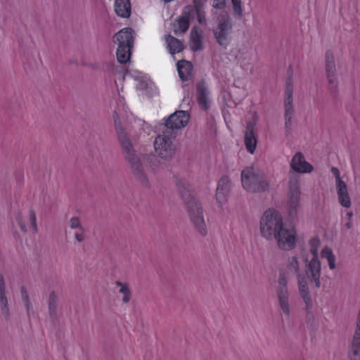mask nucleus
Returning <instances> with one entry per match:
<instances>
[{"instance_id":"37","label":"nucleus","mask_w":360,"mask_h":360,"mask_svg":"<svg viewBox=\"0 0 360 360\" xmlns=\"http://www.w3.org/2000/svg\"><path fill=\"white\" fill-rule=\"evenodd\" d=\"M75 238L78 243L83 242L86 238L84 228L77 230L75 233Z\"/></svg>"},{"instance_id":"2","label":"nucleus","mask_w":360,"mask_h":360,"mask_svg":"<svg viewBox=\"0 0 360 360\" xmlns=\"http://www.w3.org/2000/svg\"><path fill=\"white\" fill-rule=\"evenodd\" d=\"M285 271L280 272L276 287V295L278 297V306L282 312L287 316L290 315V292L288 290V282L290 276L295 275L297 280L298 290L300 285H304V276L300 268L298 257L295 255L288 257L285 262Z\"/></svg>"},{"instance_id":"6","label":"nucleus","mask_w":360,"mask_h":360,"mask_svg":"<svg viewBox=\"0 0 360 360\" xmlns=\"http://www.w3.org/2000/svg\"><path fill=\"white\" fill-rule=\"evenodd\" d=\"M283 225V218L280 213L275 210L269 209L265 211L260 219L261 235L266 240H272Z\"/></svg>"},{"instance_id":"5","label":"nucleus","mask_w":360,"mask_h":360,"mask_svg":"<svg viewBox=\"0 0 360 360\" xmlns=\"http://www.w3.org/2000/svg\"><path fill=\"white\" fill-rule=\"evenodd\" d=\"M134 37V32L130 27L123 28L113 36V42L117 45L116 56L120 63L125 64L129 61Z\"/></svg>"},{"instance_id":"39","label":"nucleus","mask_w":360,"mask_h":360,"mask_svg":"<svg viewBox=\"0 0 360 360\" xmlns=\"http://www.w3.org/2000/svg\"><path fill=\"white\" fill-rule=\"evenodd\" d=\"M331 172L332 174L335 176V181H336V184H340V182H344L341 178H340V172L338 170V168L336 167H332L331 168Z\"/></svg>"},{"instance_id":"38","label":"nucleus","mask_w":360,"mask_h":360,"mask_svg":"<svg viewBox=\"0 0 360 360\" xmlns=\"http://www.w3.org/2000/svg\"><path fill=\"white\" fill-rule=\"evenodd\" d=\"M213 8L216 9H224L226 7V0H212V4Z\"/></svg>"},{"instance_id":"12","label":"nucleus","mask_w":360,"mask_h":360,"mask_svg":"<svg viewBox=\"0 0 360 360\" xmlns=\"http://www.w3.org/2000/svg\"><path fill=\"white\" fill-rule=\"evenodd\" d=\"M278 247L283 250H292L296 243V231L294 228L288 227L285 224L281 231L274 237Z\"/></svg>"},{"instance_id":"17","label":"nucleus","mask_w":360,"mask_h":360,"mask_svg":"<svg viewBox=\"0 0 360 360\" xmlns=\"http://www.w3.org/2000/svg\"><path fill=\"white\" fill-rule=\"evenodd\" d=\"M291 168L299 173H309L313 170V167L307 162L301 153H297L290 163Z\"/></svg>"},{"instance_id":"15","label":"nucleus","mask_w":360,"mask_h":360,"mask_svg":"<svg viewBox=\"0 0 360 360\" xmlns=\"http://www.w3.org/2000/svg\"><path fill=\"white\" fill-rule=\"evenodd\" d=\"M189 121V115L183 110L176 111L165 121V126L168 129H179L184 127Z\"/></svg>"},{"instance_id":"19","label":"nucleus","mask_w":360,"mask_h":360,"mask_svg":"<svg viewBox=\"0 0 360 360\" xmlns=\"http://www.w3.org/2000/svg\"><path fill=\"white\" fill-rule=\"evenodd\" d=\"M197 100L202 109L207 110L209 108V91L204 82H200L197 86Z\"/></svg>"},{"instance_id":"14","label":"nucleus","mask_w":360,"mask_h":360,"mask_svg":"<svg viewBox=\"0 0 360 360\" xmlns=\"http://www.w3.org/2000/svg\"><path fill=\"white\" fill-rule=\"evenodd\" d=\"M231 191V181L230 178L226 176H222L217 184L216 189V200L220 205L226 202L229 195Z\"/></svg>"},{"instance_id":"36","label":"nucleus","mask_w":360,"mask_h":360,"mask_svg":"<svg viewBox=\"0 0 360 360\" xmlns=\"http://www.w3.org/2000/svg\"><path fill=\"white\" fill-rule=\"evenodd\" d=\"M20 292H21L22 300L25 304V306L27 310L28 311V310H30V309L31 308V306H32L31 302H30L28 293L24 288H21Z\"/></svg>"},{"instance_id":"40","label":"nucleus","mask_w":360,"mask_h":360,"mask_svg":"<svg viewBox=\"0 0 360 360\" xmlns=\"http://www.w3.org/2000/svg\"><path fill=\"white\" fill-rule=\"evenodd\" d=\"M347 221L345 223V227L347 229H350L351 227H352V212H347Z\"/></svg>"},{"instance_id":"31","label":"nucleus","mask_w":360,"mask_h":360,"mask_svg":"<svg viewBox=\"0 0 360 360\" xmlns=\"http://www.w3.org/2000/svg\"><path fill=\"white\" fill-rule=\"evenodd\" d=\"M233 4V14L238 19H240L243 16V8L241 0H231Z\"/></svg>"},{"instance_id":"9","label":"nucleus","mask_w":360,"mask_h":360,"mask_svg":"<svg viewBox=\"0 0 360 360\" xmlns=\"http://www.w3.org/2000/svg\"><path fill=\"white\" fill-rule=\"evenodd\" d=\"M153 148L158 157L164 161H171L176 153L173 140L165 134L158 135L153 141Z\"/></svg>"},{"instance_id":"43","label":"nucleus","mask_w":360,"mask_h":360,"mask_svg":"<svg viewBox=\"0 0 360 360\" xmlns=\"http://www.w3.org/2000/svg\"><path fill=\"white\" fill-rule=\"evenodd\" d=\"M194 2H195V4H199V3L198 2V0H194Z\"/></svg>"},{"instance_id":"35","label":"nucleus","mask_w":360,"mask_h":360,"mask_svg":"<svg viewBox=\"0 0 360 360\" xmlns=\"http://www.w3.org/2000/svg\"><path fill=\"white\" fill-rule=\"evenodd\" d=\"M68 225L72 229L79 230L83 229L80 220L78 217H72L69 220Z\"/></svg>"},{"instance_id":"24","label":"nucleus","mask_w":360,"mask_h":360,"mask_svg":"<svg viewBox=\"0 0 360 360\" xmlns=\"http://www.w3.org/2000/svg\"><path fill=\"white\" fill-rule=\"evenodd\" d=\"M179 77L182 81H188L191 79L193 65L187 60H180L176 64Z\"/></svg>"},{"instance_id":"29","label":"nucleus","mask_w":360,"mask_h":360,"mask_svg":"<svg viewBox=\"0 0 360 360\" xmlns=\"http://www.w3.org/2000/svg\"><path fill=\"white\" fill-rule=\"evenodd\" d=\"M310 250L308 251H303L302 252H307L309 255V257H316L318 256V249L320 245V241L318 238H312L309 241Z\"/></svg>"},{"instance_id":"4","label":"nucleus","mask_w":360,"mask_h":360,"mask_svg":"<svg viewBox=\"0 0 360 360\" xmlns=\"http://www.w3.org/2000/svg\"><path fill=\"white\" fill-rule=\"evenodd\" d=\"M241 182L243 188L251 193L264 192L270 186L265 173L254 167H247L242 170Z\"/></svg>"},{"instance_id":"16","label":"nucleus","mask_w":360,"mask_h":360,"mask_svg":"<svg viewBox=\"0 0 360 360\" xmlns=\"http://www.w3.org/2000/svg\"><path fill=\"white\" fill-rule=\"evenodd\" d=\"M193 11L191 7L187 6L184 9L183 14L173 23V32L176 35H181L186 32L190 25V15Z\"/></svg>"},{"instance_id":"13","label":"nucleus","mask_w":360,"mask_h":360,"mask_svg":"<svg viewBox=\"0 0 360 360\" xmlns=\"http://www.w3.org/2000/svg\"><path fill=\"white\" fill-rule=\"evenodd\" d=\"M292 87L288 84L285 89L284 105H285V125L286 131L289 133L291 130L292 118L294 115Z\"/></svg>"},{"instance_id":"41","label":"nucleus","mask_w":360,"mask_h":360,"mask_svg":"<svg viewBox=\"0 0 360 360\" xmlns=\"http://www.w3.org/2000/svg\"><path fill=\"white\" fill-rule=\"evenodd\" d=\"M236 57L238 60L250 59V53H249L248 50H247L245 52H244L243 53H238L236 56Z\"/></svg>"},{"instance_id":"23","label":"nucleus","mask_w":360,"mask_h":360,"mask_svg":"<svg viewBox=\"0 0 360 360\" xmlns=\"http://www.w3.org/2000/svg\"><path fill=\"white\" fill-rule=\"evenodd\" d=\"M165 40L167 49L172 55L179 53L184 49L183 41L170 34L165 35Z\"/></svg>"},{"instance_id":"22","label":"nucleus","mask_w":360,"mask_h":360,"mask_svg":"<svg viewBox=\"0 0 360 360\" xmlns=\"http://www.w3.org/2000/svg\"><path fill=\"white\" fill-rule=\"evenodd\" d=\"M114 8L116 14L123 18L131 15V7L129 0H115Z\"/></svg>"},{"instance_id":"21","label":"nucleus","mask_w":360,"mask_h":360,"mask_svg":"<svg viewBox=\"0 0 360 360\" xmlns=\"http://www.w3.org/2000/svg\"><path fill=\"white\" fill-rule=\"evenodd\" d=\"M336 190L340 204L344 207H349L351 206V200L346 183L340 182L336 184Z\"/></svg>"},{"instance_id":"7","label":"nucleus","mask_w":360,"mask_h":360,"mask_svg":"<svg viewBox=\"0 0 360 360\" xmlns=\"http://www.w3.org/2000/svg\"><path fill=\"white\" fill-rule=\"evenodd\" d=\"M233 25L231 19L226 12H222L217 18V24L213 30L217 42L222 47L226 48L231 40Z\"/></svg>"},{"instance_id":"33","label":"nucleus","mask_w":360,"mask_h":360,"mask_svg":"<svg viewBox=\"0 0 360 360\" xmlns=\"http://www.w3.org/2000/svg\"><path fill=\"white\" fill-rule=\"evenodd\" d=\"M29 221L30 226L32 229L33 233L36 234L38 233V226L37 223L36 213L33 210H30L28 212Z\"/></svg>"},{"instance_id":"34","label":"nucleus","mask_w":360,"mask_h":360,"mask_svg":"<svg viewBox=\"0 0 360 360\" xmlns=\"http://www.w3.org/2000/svg\"><path fill=\"white\" fill-rule=\"evenodd\" d=\"M15 220L18 222L21 231L25 233H27V226H26V224H25V219H24V217L22 214V213H20V212L16 213Z\"/></svg>"},{"instance_id":"1","label":"nucleus","mask_w":360,"mask_h":360,"mask_svg":"<svg viewBox=\"0 0 360 360\" xmlns=\"http://www.w3.org/2000/svg\"><path fill=\"white\" fill-rule=\"evenodd\" d=\"M113 119L124 159L131 173L142 184L148 185L149 178L158 171L160 165L158 160L152 155H146L141 160L115 112L113 114Z\"/></svg>"},{"instance_id":"32","label":"nucleus","mask_w":360,"mask_h":360,"mask_svg":"<svg viewBox=\"0 0 360 360\" xmlns=\"http://www.w3.org/2000/svg\"><path fill=\"white\" fill-rule=\"evenodd\" d=\"M195 6L198 22L202 25L206 24L205 12L202 10L201 5L200 4H196Z\"/></svg>"},{"instance_id":"8","label":"nucleus","mask_w":360,"mask_h":360,"mask_svg":"<svg viewBox=\"0 0 360 360\" xmlns=\"http://www.w3.org/2000/svg\"><path fill=\"white\" fill-rule=\"evenodd\" d=\"M300 176L292 172L290 176L287 198V210L289 215L292 217H295L297 214L300 205Z\"/></svg>"},{"instance_id":"27","label":"nucleus","mask_w":360,"mask_h":360,"mask_svg":"<svg viewBox=\"0 0 360 360\" xmlns=\"http://www.w3.org/2000/svg\"><path fill=\"white\" fill-rule=\"evenodd\" d=\"M0 308L1 314L6 319L10 316L9 309L8 307V300L6 296V291H0Z\"/></svg>"},{"instance_id":"26","label":"nucleus","mask_w":360,"mask_h":360,"mask_svg":"<svg viewBox=\"0 0 360 360\" xmlns=\"http://www.w3.org/2000/svg\"><path fill=\"white\" fill-rule=\"evenodd\" d=\"M115 285L120 287L119 292L123 295L122 301L128 303L131 298V292L127 283L116 281Z\"/></svg>"},{"instance_id":"25","label":"nucleus","mask_w":360,"mask_h":360,"mask_svg":"<svg viewBox=\"0 0 360 360\" xmlns=\"http://www.w3.org/2000/svg\"><path fill=\"white\" fill-rule=\"evenodd\" d=\"M176 186L182 199L186 203L191 199H194L190 194V185L186 181L180 179L177 181Z\"/></svg>"},{"instance_id":"3","label":"nucleus","mask_w":360,"mask_h":360,"mask_svg":"<svg viewBox=\"0 0 360 360\" xmlns=\"http://www.w3.org/2000/svg\"><path fill=\"white\" fill-rule=\"evenodd\" d=\"M301 259L304 264L302 275L304 276V285H300L299 293L304 302L306 309L312 308V301L309 292V285L314 283L316 288L321 287V265L319 257H309L307 252H302Z\"/></svg>"},{"instance_id":"20","label":"nucleus","mask_w":360,"mask_h":360,"mask_svg":"<svg viewBox=\"0 0 360 360\" xmlns=\"http://www.w3.org/2000/svg\"><path fill=\"white\" fill-rule=\"evenodd\" d=\"M190 47L193 51H200L203 48L202 32L196 27L191 31Z\"/></svg>"},{"instance_id":"30","label":"nucleus","mask_w":360,"mask_h":360,"mask_svg":"<svg viewBox=\"0 0 360 360\" xmlns=\"http://www.w3.org/2000/svg\"><path fill=\"white\" fill-rule=\"evenodd\" d=\"M58 302V295L56 292L52 291L49 297V309L51 315H54L56 312Z\"/></svg>"},{"instance_id":"11","label":"nucleus","mask_w":360,"mask_h":360,"mask_svg":"<svg viewBox=\"0 0 360 360\" xmlns=\"http://www.w3.org/2000/svg\"><path fill=\"white\" fill-rule=\"evenodd\" d=\"M325 70L328 91L331 95L335 96L339 91V82L335 56L330 50L325 53Z\"/></svg>"},{"instance_id":"28","label":"nucleus","mask_w":360,"mask_h":360,"mask_svg":"<svg viewBox=\"0 0 360 360\" xmlns=\"http://www.w3.org/2000/svg\"><path fill=\"white\" fill-rule=\"evenodd\" d=\"M321 254L323 258H326L327 259L329 268L330 269H334L335 268V259L331 249L326 247L321 250Z\"/></svg>"},{"instance_id":"10","label":"nucleus","mask_w":360,"mask_h":360,"mask_svg":"<svg viewBox=\"0 0 360 360\" xmlns=\"http://www.w3.org/2000/svg\"><path fill=\"white\" fill-rule=\"evenodd\" d=\"M186 204L189 219L195 230L202 236H205L207 234V229L200 202L195 199H191Z\"/></svg>"},{"instance_id":"18","label":"nucleus","mask_w":360,"mask_h":360,"mask_svg":"<svg viewBox=\"0 0 360 360\" xmlns=\"http://www.w3.org/2000/svg\"><path fill=\"white\" fill-rule=\"evenodd\" d=\"M257 137L254 131V127L252 124H247L245 134V145L247 150L253 154L257 146Z\"/></svg>"},{"instance_id":"42","label":"nucleus","mask_w":360,"mask_h":360,"mask_svg":"<svg viewBox=\"0 0 360 360\" xmlns=\"http://www.w3.org/2000/svg\"><path fill=\"white\" fill-rule=\"evenodd\" d=\"M0 291H6L5 281L1 274H0Z\"/></svg>"}]
</instances>
